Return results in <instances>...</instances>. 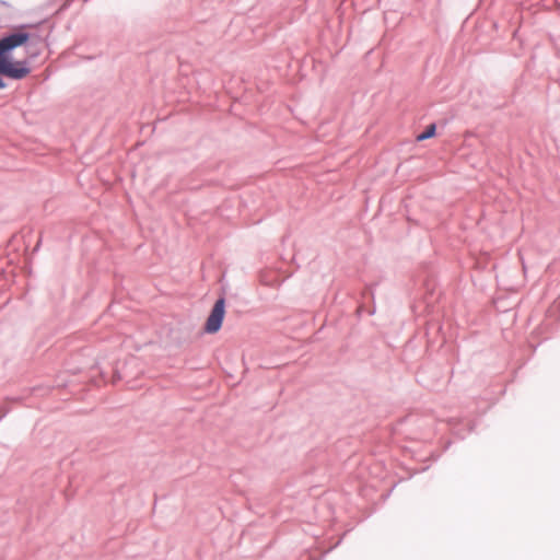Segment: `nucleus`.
I'll return each mask as SVG.
<instances>
[{
    "label": "nucleus",
    "mask_w": 560,
    "mask_h": 560,
    "mask_svg": "<svg viewBox=\"0 0 560 560\" xmlns=\"http://www.w3.org/2000/svg\"><path fill=\"white\" fill-rule=\"evenodd\" d=\"M31 26L30 24H21L13 32L4 34L0 38V90L8 86L3 77L11 80H22L32 71L27 59L15 60L13 58V51L16 48L28 47L33 35L24 30Z\"/></svg>",
    "instance_id": "f257e3e1"
},
{
    "label": "nucleus",
    "mask_w": 560,
    "mask_h": 560,
    "mask_svg": "<svg viewBox=\"0 0 560 560\" xmlns=\"http://www.w3.org/2000/svg\"><path fill=\"white\" fill-rule=\"evenodd\" d=\"M225 304L226 300L224 296H220L214 302L209 316L206 319L203 331L207 334L218 332L223 324L225 316Z\"/></svg>",
    "instance_id": "f03ea898"
},
{
    "label": "nucleus",
    "mask_w": 560,
    "mask_h": 560,
    "mask_svg": "<svg viewBox=\"0 0 560 560\" xmlns=\"http://www.w3.org/2000/svg\"><path fill=\"white\" fill-rule=\"evenodd\" d=\"M435 133H436V125L433 122V124L428 125L425 127V129L416 137V140L424 141L427 139L433 138L435 136Z\"/></svg>",
    "instance_id": "7ed1b4c3"
},
{
    "label": "nucleus",
    "mask_w": 560,
    "mask_h": 560,
    "mask_svg": "<svg viewBox=\"0 0 560 560\" xmlns=\"http://www.w3.org/2000/svg\"><path fill=\"white\" fill-rule=\"evenodd\" d=\"M10 409L7 407L0 408V421L9 413Z\"/></svg>",
    "instance_id": "20e7f679"
},
{
    "label": "nucleus",
    "mask_w": 560,
    "mask_h": 560,
    "mask_svg": "<svg viewBox=\"0 0 560 560\" xmlns=\"http://www.w3.org/2000/svg\"><path fill=\"white\" fill-rule=\"evenodd\" d=\"M0 3H1L2 5H5V7H8V5H9L7 1H0Z\"/></svg>",
    "instance_id": "39448f33"
},
{
    "label": "nucleus",
    "mask_w": 560,
    "mask_h": 560,
    "mask_svg": "<svg viewBox=\"0 0 560 560\" xmlns=\"http://www.w3.org/2000/svg\"><path fill=\"white\" fill-rule=\"evenodd\" d=\"M39 244H40L39 242L36 244V246L34 247V252H36L38 249Z\"/></svg>",
    "instance_id": "423d86ee"
}]
</instances>
